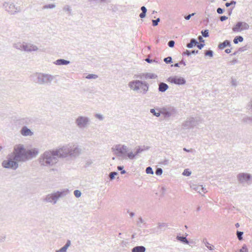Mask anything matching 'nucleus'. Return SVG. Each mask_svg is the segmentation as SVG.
I'll return each instance as SVG.
<instances>
[{
    "label": "nucleus",
    "instance_id": "obj_4",
    "mask_svg": "<svg viewBox=\"0 0 252 252\" xmlns=\"http://www.w3.org/2000/svg\"><path fill=\"white\" fill-rule=\"evenodd\" d=\"M61 157L66 158L68 156L76 157L80 155L81 149L78 146L74 145H66L60 148Z\"/></svg>",
    "mask_w": 252,
    "mask_h": 252
},
{
    "label": "nucleus",
    "instance_id": "obj_41",
    "mask_svg": "<svg viewBox=\"0 0 252 252\" xmlns=\"http://www.w3.org/2000/svg\"><path fill=\"white\" fill-rule=\"evenodd\" d=\"M164 62L167 63V64H168V63H172V59L171 58V57H167L166 58H165L163 60Z\"/></svg>",
    "mask_w": 252,
    "mask_h": 252
},
{
    "label": "nucleus",
    "instance_id": "obj_58",
    "mask_svg": "<svg viewBox=\"0 0 252 252\" xmlns=\"http://www.w3.org/2000/svg\"><path fill=\"white\" fill-rule=\"evenodd\" d=\"M204 44H203V43H199L198 42V44H196V46L197 47V48L201 50L202 49L203 47L204 46Z\"/></svg>",
    "mask_w": 252,
    "mask_h": 252
},
{
    "label": "nucleus",
    "instance_id": "obj_11",
    "mask_svg": "<svg viewBox=\"0 0 252 252\" xmlns=\"http://www.w3.org/2000/svg\"><path fill=\"white\" fill-rule=\"evenodd\" d=\"M115 155L119 157H124L125 154L128 152V148L125 145L118 144L112 148Z\"/></svg>",
    "mask_w": 252,
    "mask_h": 252
},
{
    "label": "nucleus",
    "instance_id": "obj_56",
    "mask_svg": "<svg viewBox=\"0 0 252 252\" xmlns=\"http://www.w3.org/2000/svg\"><path fill=\"white\" fill-rule=\"evenodd\" d=\"M92 163H93V161L92 160H88L86 161L85 166L86 167H89V166H91Z\"/></svg>",
    "mask_w": 252,
    "mask_h": 252
},
{
    "label": "nucleus",
    "instance_id": "obj_8",
    "mask_svg": "<svg viewBox=\"0 0 252 252\" xmlns=\"http://www.w3.org/2000/svg\"><path fill=\"white\" fill-rule=\"evenodd\" d=\"M18 162L14 160L13 155L10 154L7 156V159L2 162V166L5 168H10L16 170L19 167Z\"/></svg>",
    "mask_w": 252,
    "mask_h": 252
},
{
    "label": "nucleus",
    "instance_id": "obj_14",
    "mask_svg": "<svg viewBox=\"0 0 252 252\" xmlns=\"http://www.w3.org/2000/svg\"><path fill=\"white\" fill-rule=\"evenodd\" d=\"M238 181L241 184L249 183V181L252 180V176L250 174L247 173H241L237 175Z\"/></svg>",
    "mask_w": 252,
    "mask_h": 252
},
{
    "label": "nucleus",
    "instance_id": "obj_64",
    "mask_svg": "<svg viewBox=\"0 0 252 252\" xmlns=\"http://www.w3.org/2000/svg\"><path fill=\"white\" fill-rule=\"evenodd\" d=\"M243 122L248 123V122H250L251 118L250 117H246L243 119Z\"/></svg>",
    "mask_w": 252,
    "mask_h": 252
},
{
    "label": "nucleus",
    "instance_id": "obj_44",
    "mask_svg": "<svg viewBox=\"0 0 252 252\" xmlns=\"http://www.w3.org/2000/svg\"><path fill=\"white\" fill-rule=\"evenodd\" d=\"M191 174V171L189 170L188 169H186L184 170L183 175L186 176H189Z\"/></svg>",
    "mask_w": 252,
    "mask_h": 252
},
{
    "label": "nucleus",
    "instance_id": "obj_16",
    "mask_svg": "<svg viewBox=\"0 0 252 252\" xmlns=\"http://www.w3.org/2000/svg\"><path fill=\"white\" fill-rule=\"evenodd\" d=\"M38 50L36 46L33 44H25L24 51L27 52L36 51Z\"/></svg>",
    "mask_w": 252,
    "mask_h": 252
},
{
    "label": "nucleus",
    "instance_id": "obj_5",
    "mask_svg": "<svg viewBox=\"0 0 252 252\" xmlns=\"http://www.w3.org/2000/svg\"><path fill=\"white\" fill-rule=\"evenodd\" d=\"M34 76L35 77L34 82L40 85H50L55 78L51 74L43 73H36Z\"/></svg>",
    "mask_w": 252,
    "mask_h": 252
},
{
    "label": "nucleus",
    "instance_id": "obj_52",
    "mask_svg": "<svg viewBox=\"0 0 252 252\" xmlns=\"http://www.w3.org/2000/svg\"><path fill=\"white\" fill-rule=\"evenodd\" d=\"M168 45L170 48H173L175 45V41L174 40H170L168 42Z\"/></svg>",
    "mask_w": 252,
    "mask_h": 252
},
{
    "label": "nucleus",
    "instance_id": "obj_43",
    "mask_svg": "<svg viewBox=\"0 0 252 252\" xmlns=\"http://www.w3.org/2000/svg\"><path fill=\"white\" fill-rule=\"evenodd\" d=\"M63 11H67L69 12V14H70L71 13V9L69 5H65L63 8Z\"/></svg>",
    "mask_w": 252,
    "mask_h": 252
},
{
    "label": "nucleus",
    "instance_id": "obj_13",
    "mask_svg": "<svg viewBox=\"0 0 252 252\" xmlns=\"http://www.w3.org/2000/svg\"><path fill=\"white\" fill-rule=\"evenodd\" d=\"M167 81L178 85H183L186 83V80L184 78L178 76H171L167 79Z\"/></svg>",
    "mask_w": 252,
    "mask_h": 252
},
{
    "label": "nucleus",
    "instance_id": "obj_37",
    "mask_svg": "<svg viewBox=\"0 0 252 252\" xmlns=\"http://www.w3.org/2000/svg\"><path fill=\"white\" fill-rule=\"evenodd\" d=\"M201 32L202 36L204 37H207L209 36L208 30H205L204 31H202Z\"/></svg>",
    "mask_w": 252,
    "mask_h": 252
},
{
    "label": "nucleus",
    "instance_id": "obj_45",
    "mask_svg": "<svg viewBox=\"0 0 252 252\" xmlns=\"http://www.w3.org/2000/svg\"><path fill=\"white\" fill-rule=\"evenodd\" d=\"M163 172V170L161 168H157L156 170V174L157 175H161Z\"/></svg>",
    "mask_w": 252,
    "mask_h": 252
},
{
    "label": "nucleus",
    "instance_id": "obj_50",
    "mask_svg": "<svg viewBox=\"0 0 252 252\" xmlns=\"http://www.w3.org/2000/svg\"><path fill=\"white\" fill-rule=\"evenodd\" d=\"M74 194L76 197H79L81 195V192L79 190H75L74 191Z\"/></svg>",
    "mask_w": 252,
    "mask_h": 252
},
{
    "label": "nucleus",
    "instance_id": "obj_23",
    "mask_svg": "<svg viewBox=\"0 0 252 252\" xmlns=\"http://www.w3.org/2000/svg\"><path fill=\"white\" fill-rule=\"evenodd\" d=\"M33 120L30 118H25L20 120V123L22 124L30 125L32 124Z\"/></svg>",
    "mask_w": 252,
    "mask_h": 252
},
{
    "label": "nucleus",
    "instance_id": "obj_57",
    "mask_svg": "<svg viewBox=\"0 0 252 252\" xmlns=\"http://www.w3.org/2000/svg\"><path fill=\"white\" fill-rule=\"evenodd\" d=\"M195 13H193L189 14L188 15H186L185 16V18L187 20H189L192 16H194L195 15Z\"/></svg>",
    "mask_w": 252,
    "mask_h": 252
},
{
    "label": "nucleus",
    "instance_id": "obj_12",
    "mask_svg": "<svg viewBox=\"0 0 252 252\" xmlns=\"http://www.w3.org/2000/svg\"><path fill=\"white\" fill-rule=\"evenodd\" d=\"M3 7L11 15H14L21 11L20 7L16 6L13 3L4 2L3 3Z\"/></svg>",
    "mask_w": 252,
    "mask_h": 252
},
{
    "label": "nucleus",
    "instance_id": "obj_32",
    "mask_svg": "<svg viewBox=\"0 0 252 252\" xmlns=\"http://www.w3.org/2000/svg\"><path fill=\"white\" fill-rule=\"evenodd\" d=\"M244 40V38L242 36H236L234 40H233V42L234 44H238L239 42H242Z\"/></svg>",
    "mask_w": 252,
    "mask_h": 252
},
{
    "label": "nucleus",
    "instance_id": "obj_38",
    "mask_svg": "<svg viewBox=\"0 0 252 252\" xmlns=\"http://www.w3.org/2000/svg\"><path fill=\"white\" fill-rule=\"evenodd\" d=\"M214 54V52L212 50H209L205 52V55L206 56H209L210 57H213Z\"/></svg>",
    "mask_w": 252,
    "mask_h": 252
},
{
    "label": "nucleus",
    "instance_id": "obj_7",
    "mask_svg": "<svg viewBox=\"0 0 252 252\" xmlns=\"http://www.w3.org/2000/svg\"><path fill=\"white\" fill-rule=\"evenodd\" d=\"M75 124L79 129H84L88 128L91 124V120L85 116H78L75 120Z\"/></svg>",
    "mask_w": 252,
    "mask_h": 252
},
{
    "label": "nucleus",
    "instance_id": "obj_26",
    "mask_svg": "<svg viewBox=\"0 0 252 252\" xmlns=\"http://www.w3.org/2000/svg\"><path fill=\"white\" fill-rule=\"evenodd\" d=\"M149 148H150V147L148 146H143V147L139 146L136 149V155H138L139 154H140L145 151L149 150Z\"/></svg>",
    "mask_w": 252,
    "mask_h": 252
},
{
    "label": "nucleus",
    "instance_id": "obj_3",
    "mask_svg": "<svg viewBox=\"0 0 252 252\" xmlns=\"http://www.w3.org/2000/svg\"><path fill=\"white\" fill-rule=\"evenodd\" d=\"M128 86L131 90L143 94H146L149 89V85L147 82L137 79L130 81Z\"/></svg>",
    "mask_w": 252,
    "mask_h": 252
},
{
    "label": "nucleus",
    "instance_id": "obj_29",
    "mask_svg": "<svg viewBox=\"0 0 252 252\" xmlns=\"http://www.w3.org/2000/svg\"><path fill=\"white\" fill-rule=\"evenodd\" d=\"M199 52L198 50H192V51H189L187 50L185 52H183L182 55H187L188 56H189L192 54H198Z\"/></svg>",
    "mask_w": 252,
    "mask_h": 252
},
{
    "label": "nucleus",
    "instance_id": "obj_54",
    "mask_svg": "<svg viewBox=\"0 0 252 252\" xmlns=\"http://www.w3.org/2000/svg\"><path fill=\"white\" fill-rule=\"evenodd\" d=\"M224 11V9L221 8L220 7H219L217 9V12L219 14H222Z\"/></svg>",
    "mask_w": 252,
    "mask_h": 252
},
{
    "label": "nucleus",
    "instance_id": "obj_24",
    "mask_svg": "<svg viewBox=\"0 0 252 252\" xmlns=\"http://www.w3.org/2000/svg\"><path fill=\"white\" fill-rule=\"evenodd\" d=\"M196 44H198V41L195 38H191L190 42L187 44V47L192 48L193 46H195Z\"/></svg>",
    "mask_w": 252,
    "mask_h": 252
},
{
    "label": "nucleus",
    "instance_id": "obj_47",
    "mask_svg": "<svg viewBox=\"0 0 252 252\" xmlns=\"http://www.w3.org/2000/svg\"><path fill=\"white\" fill-rule=\"evenodd\" d=\"M117 169L118 170L121 171V174H124L126 173V170H124V166H118Z\"/></svg>",
    "mask_w": 252,
    "mask_h": 252
},
{
    "label": "nucleus",
    "instance_id": "obj_10",
    "mask_svg": "<svg viewBox=\"0 0 252 252\" xmlns=\"http://www.w3.org/2000/svg\"><path fill=\"white\" fill-rule=\"evenodd\" d=\"M199 120L197 118L189 117L183 123L182 126L184 129H191L198 125Z\"/></svg>",
    "mask_w": 252,
    "mask_h": 252
},
{
    "label": "nucleus",
    "instance_id": "obj_36",
    "mask_svg": "<svg viewBox=\"0 0 252 252\" xmlns=\"http://www.w3.org/2000/svg\"><path fill=\"white\" fill-rule=\"evenodd\" d=\"M241 26H242L241 28H242V30H246L249 29V25L247 23L243 22H241Z\"/></svg>",
    "mask_w": 252,
    "mask_h": 252
},
{
    "label": "nucleus",
    "instance_id": "obj_25",
    "mask_svg": "<svg viewBox=\"0 0 252 252\" xmlns=\"http://www.w3.org/2000/svg\"><path fill=\"white\" fill-rule=\"evenodd\" d=\"M241 22H238L236 23V25L232 28V31L234 32H239L242 31L241 28Z\"/></svg>",
    "mask_w": 252,
    "mask_h": 252
},
{
    "label": "nucleus",
    "instance_id": "obj_35",
    "mask_svg": "<svg viewBox=\"0 0 252 252\" xmlns=\"http://www.w3.org/2000/svg\"><path fill=\"white\" fill-rule=\"evenodd\" d=\"M244 233L242 231H237L236 235L237 238L239 241H242L243 240V235Z\"/></svg>",
    "mask_w": 252,
    "mask_h": 252
},
{
    "label": "nucleus",
    "instance_id": "obj_27",
    "mask_svg": "<svg viewBox=\"0 0 252 252\" xmlns=\"http://www.w3.org/2000/svg\"><path fill=\"white\" fill-rule=\"evenodd\" d=\"M143 76H144V79H156L158 77L157 75L152 73H145Z\"/></svg>",
    "mask_w": 252,
    "mask_h": 252
},
{
    "label": "nucleus",
    "instance_id": "obj_48",
    "mask_svg": "<svg viewBox=\"0 0 252 252\" xmlns=\"http://www.w3.org/2000/svg\"><path fill=\"white\" fill-rule=\"evenodd\" d=\"M145 73H141L137 75H134V78H139L140 79H144V76H143V75H144Z\"/></svg>",
    "mask_w": 252,
    "mask_h": 252
},
{
    "label": "nucleus",
    "instance_id": "obj_62",
    "mask_svg": "<svg viewBox=\"0 0 252 252\" xmlns=\"http://www.w3.org/2000/svg\"><path fill=\"white\" fill-rule=\"evenodd\" d=\"M145 61L147 62L148 63H152L153 62H157L155 60H151L149 58L146 59Z\"/></svg>",
    "mask_w": 252,
    "mask_h": 252
},
{
    "label": "nucleus",
    "instance_id": "obj_40",
    "mask_svg": "<svg viewBox=\"0 0 252 252\" xmlns=\"http://www.w3.org/2000/svg\"><path fill=\"white\" fill-rule=\"evenodd\" d=\"M97 77H98V76L97 75L93 74H90L86 77V78H87L88 79H96Z\"/></svg>",
    "mask_w": 252,
    "mask_h": 252
},
{
    "label": "nucleus",
    "instance_id": "obj_28",
    "mask_svg": "<svg viewBox=\"0 0 252 252\" xmlns=\"http://www.w3.org/2000/svg\"><path fill=\"white\" fill-rule=\"evenodd\" d=\"M176 239L180 241L181 242H182V243H183L184 244H189V241L187 240V239L186 236H177Z\"/></svg>",
    "mask_w": 252,
    "mask_h": 252
},
{
    "label": "nucleus",
    "instance_id": "obj_55",
    "mask_svg": "<svg viewBox=\"0 0 252 252\" xmlns=\"http://www.w3.org/2000/svg\"><path fill=\"white\" fill-rule=\"evenodd\" d=\"M158 228L159 229H162L163 227H165L167 226V224L166 223H158Z\"/></svg>",
    "mask_w": 252,
    "mask_h": 252
},
{
    "label": "nucleus",
    "instance_id": "obj_63",
    "mask_svg": "<svg viewBox=\"0 0 252 252\" xmlns=\"http://www.w3.org/2000/svg\"><path fill=\"white\" fill-rule=\"evenodd\" d=\"M146 12H142L140 15H139V17L141 18H144L146 17Z\"/></svg>",
    "mask_w": 252,
    "mask_h": 252
},
{
    "label": "nucleus",
    "instance_id": "obj_1",
    "mask_svg": "<svg viewBox=\"0 0 252 252\" xmlns=\"http://www.w3.org/2000/svg\"><path fill=\"white\" fill-rule=\"evenodd\" d=\"M38 154L36 149L27 150L23 145L15 146L13 151L10 154L13 155L14 160L17 162H25L35 157Z\"/></svg>",
    "mask_w": 252,
    "mask_h": 252
},
{
    "label": "nucleus",
    "instance_id": "obj_42",
    "mask_svg": "<svg viewBox=\"0 0 252 252\" xmlns=\"http://www.w3.org/2000/svg\"><path fill=\"white\" fill-rule=\"evenodd\" d=\"M146 172L148 174H154V171L153 170V169L150 166H149L146 168Z\"/></svg>",
    "mask_w": 252,
    "mask_h": 252
},
{
    "label": "nucleus",
    "instance_id": "obj_59",
    "mask_svg": "<svg viewBox=\"0 0 252 252\" xmlns=\"http://www.w3.org/2000/svg\"><path fill=\"white\" fill-rule=\"evenodd\" d=\"M231 85L233 86L236 87L237 86V81L235 79L232 78L231 82Z\"/></svg>",
    "mask_w": 252,
    "mask_h": 252
},
{
    "label": "nucleus",
    "instance_id": "obj_15",
    "mask_svg": "<svg viewBox=\"0 0 252 252\" xmlns=\"http://www.w3.org/2000/svg\"><path fill=\"white\" fill-rule=\"evenodd\" d=\"M20 132L21 134L25 136H32L33 134V132L26 126H24L22 128Z\"/></svg>",
    "mask_w": 252,
    "mask_h": 252
},
{
    "label": "nucleus",
    "instance_id": "obj_20",
    "mask_svg": "<svg viewBox=\"0 0 252 252\" xmlns=\"http://www.w3.org/2000/svg\"><path fill=\"white\" fill-rule=\"evenodd\" d=\"M231 46V42L228 40H225L223 42L220 43L219 44L218 47L219 49L222 50L225 48L226 47H230Z\"/></svg>",
    "mask_w": 252,
    "mask_h": 252
},
{
    "label": "nucleus",
    "instance_id": "obj_60",
    "mask_svg": "<svg viewBox=\"0 0 252 252\" xmlns=\"http://www.w3.org/2000/svg\"><path fill=\"white\" fill-rule=\"evenodd\" d=\"M247 50V47L246 46H244L243 47H241V48H239V49L238 50L239 53L240 52H243L245 50Z\"/></svg>",
    "mask_w": 252,
    "mask_h": 252
},
{
    "label": "nucleus",
    "instance_id": "obj_17",
    "mask_svg": "<svg viewBox=\"0 0 252 252\" xmlns=\"http://www.w3.org/2000/svg\"><path fill=\"white\" fill-rule=\"evenodd\" d=\"M191 188L201 194L202 192L205 193L206 189L204 188L202 186L197 185H192L190 186Z\"/></svg>",
    "mask_w": 252,
    "mask_h": 252
},
{
    "label": "nucleus",
    "instance_id": "obj_2",
    "mask_svg": "<svg viewBox=\"0 0 252 252\" xmlns=\"http://www.w3.org/2000/svg\"><path fill=\"white\" fill-rule=\"evenodd\" d=\"M60 153V149L45 151L40 156L39 162L41 165L52 166L58 162L59 158H62Z\"/></svg>",
    "mask_w": 252,
    "mask_h": 252
},
{
    "label": "nucleus",
    "instance_id": "obj_49",
    "mask_svg": "<svg viewBox=\"0 0 252 252\" xmlns=\"http://www.w3.org/2000/svg\"><path fill=\"white\" fill-rule=\"evenodd\" d=\"M160 21V18H158L156 20H152V23L153 26H156L158 25V23Z\"/></svg>",
    "mask_w": 252,
    "mask_h": 252
},
{
    "label": "nucleus",
    "instance_id": "obj_19",
    "mask_svg": "<svg viewBox=\"0 0 252 252\" xmlns=\"http://www.w3.org/2000/svg\"><path fill=\"white\" fill-rule=\"evenodd\" d=\"M54 63L58 65H67L70 63V61L63 59H60L54 62Z\"/></svg>",
    "mask_w": 252,
    "mask_h": 252
},
{
    "label": "nucleus",
    "instance_id": "obj_31",
    "mask_svg": "<svg viewBox=\"0 0 252 252\" xmlns=\"http://www.w3.org/2000/svg\"><path fill=\"white\" fill-rule=\"evenodd\" d=\"M203 243L205 244L206 247L211 251H213L214 249V246L210 245L209 242L207 241L206 238L203 239Z\"/></svg>",
    "mask_w": 252,
    "mask_h": 252
},
{
    "label": "nucleus",
    "instance_id": "obj_9",
    "mask_svg": "<svg viewBox=\"0 0 252 252\" xmlns=\"http://www.w3.org/2000/svg\"><path fill=\"white\" fill-rule=\"evenodd\" d=\"M161 115L164 118L168 119L171 117H175L178 112L177 109L172 106H166L161 108Z\"/></svg>",
    "mask_w": 252,
    "mask_h": 252
},
{
    "label": "nucleus",
    "instance_id": "obj_33",
    "mask_svg": "<svg viewBox=\"0 0 252 252\" xmlns=\"http://www.w3.org/2000/svg\"><path fill=\"white\" fill-rule=\"evenodd\" d=\"M150 112L151 113H152L154 116H156L157 117H159L160 116V115L161 114V108L159 109V110L158 112H157L156 111V109H150Z\"/></svg>",
    "mask_w": 252,
    "mask_h": 252
},
{
    "label": "nucleus",
    "instance_id": "obj_30",
    "mask_svg": "<svg viewBox=\"0 0 252 252\" xmlns=\"http://www.w3.org/2000/svg\"><path fill=\"white\" fill-rule=\"evenodd\" d=\"M24 45L25 44H22L21 43H16L13 44V47L17 49L24 50Z\"/></svg>",
    "mask_w": 252,
    "mask_h": 252
},
{
    "label": "nucleus",
    "instance_id": "obj_39",
    "mask_svg": "<svg viewBox=\"0 0 252 252\" xmlns=\"http://www.w3.org/2000/svg\"><path fill=\"white\" fill-rule=\"evenodd\" d=\"M137 155H136V153L135 154H133L132 152H129L127 154V157L130 159H134L135 156Z\"/></svg>",
    "mask_w": 252,
    "mask_h": 252
},
{
    "label": "nucleus",
    "instance_id": "obj_53",
    "mask_svg": "<svg viewBox=\"0 0 252 252\" xmlns=\"http://www.w3.org/2000/svg\"><path fill=\"white\" fill-rule=\"evenodd\" d=\"M144 220L142 219V217H140L138 219V221L137 222V224L138 225V226L141 227L140 223H144Z\"/></svg>",
    "mask_w": 252,
    "mask_h": 252
},
{
    "label": "nucleus",
    "instance_id": "obj_61",
    "mask_svg": "<svg viewBox=\"0 0 252 252\" xmlns=\"http://www.w3.org/2000/svg\"><path fill=\"white\" fill-rule=\"evenodd\" d=\"M228 19V17L226 16H221L220 17V20L221 22H223Z\"/></svg>",
    "mask_w": 252,
    "mask_h": 252
},
{
    "label": "nucleus",
    "instance_id": "obj_46",
    "mask_svg": "<svg viewBox=\"0 0 252 252\" xmlns=\"http://www.w3.org/2000/svg\"><path fill=\"white\" fill-rule=\"evenodd\" d=\"M118 174L117 172H110L109 176L111 180H113L115 178V176Z\"/></svg>",
    "mask_w": 252,
    "mask_h": 252
},
{
    "label": "nucleus",
    "instance_id": "obj_21",
    "mask_svg": "<svg viewBox=\"0 0 252 252\" xmlns=\"http://www.w3.org/2000/svg\"><path fill=\"white\" fill-rule=\"evenodd\" d=\"M70 245L71 242L70 240H68L65 245L60 250H57L56 252H66L67 249L70 246Z\"/></svg>",
    "mask_w": 252,
    "mask_h": 252
},
{
    "label": "nucleus",
    "instance_id": "obj_34",
    "mask_svg": "<svg viewBox=\"0 0 252 252\" xmlns=\"http://www.w3.org/2000/svg\"><path fill=\"white\" fill-rule=\"evenodd\" d=\"M56 7V4H48L44 5L42 7L43 9H53Z\"/></svg>",
    "mask_w": 252,
    "mask_h": 252
},
{
    "label": "nucleus",
    "instance_id": "obj_18",
    "mask_svg": "<svg viewBox=\"0 0 252 252\" xmlns=\"http://www.w3.org/2000/svg\"><path fill=\"white\" fill-rule=\"evenodd\" d=\"M168 85L164 82H160L158 84V90L159 92L164 93L168 89Z\"/></svg>",
    "mask_w": 252,
    "mask_h": 252
},
{
    "label": "nucleus",
    "instance_id": "obj_51",
    "mask_svg": "<svg viewBox=\"0 0 252 252\" xmlns=\"http://www.w3.org/2000/svg\"><path fill=\"white\" fill-rule=\"evenodd\" d=\"M95 117L98 119L100 121H102L104 119V117L102 115L100 114H96L94 115Z\"/></svg>",
    "mask_w": 252,
    "mask_h": 252
},
{
    "label": "nucleus",
    "instance_id": "obj_6",
    "mask_svg": "<svg viewBox=\"0 0 252 252\" xmlns=\"http://www.w3.org/2000/svg\"><path fill=\"white\" fill-rule=\"evenodd\" d=\"M68 189H66L61 191H57L56 192L46 195L43 198V201L47 203H51L53 204L57 203L60 198L63 197L67 194Z\"/></svg>",
    "mask_w": 252,
    "mask_h": 252
},
{
    "label": "nucleus",
    "instance_id": "obj_22",
    "mask_svg": "<svg viewBox=\"0 0 252 252\" xmlns=\"http://www.w3.org/2000/svg\"><path fill=\"white\" fill-rule=\"evenodd\" d=\"M145 247L142 246H136L134 247L131 250L132 252H145Z\"/></svg>",
    "mask_w": 252,
    "mask_h": 252
}]
</instances>
